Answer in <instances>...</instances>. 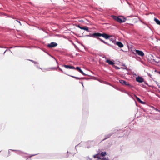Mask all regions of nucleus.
<instances>
[{
    "label": "nucleus",
    "instance_id": "f257e3e1",
    "mask_svg": "<svg viewBox=\"0 0 160 160\" xmlns=\"http://www.w3.org/2000/svg\"><path fill=\"white\" fill-rule=\"evenodd\" d=\"M87 36H89L90 37H92L94 38H97V39L100 40L102 42H103L105 44L108 45H109V44L107 42H105L104 41L102 40V39L98 37H102L106 39H108L111 36L108 35V34L105 33H94L92 34H90V35H87Z\"/></svg>",
    "mask_w": 160,
    "mask_h": 160
},
{
    "label": "nucleus",
    "instance_id": "f03ea898",
    "mask_svg": "<svg viewBox=\"0 0 160 160\" xmlns=\"http://www.w3.org/2000/svg\"><path fill=\"white\" fill-rule=\"evenodd\" d=\"M119 82L122 85L127 86L130 88H132L133 86L130 84L128 83H127L126 81L122 80H119Z\"/></svg>",
    "mask_w": 160,
    "mask_h": 160
},
{
    "label": "nucleus",
    "instance_id": "7ed1b4c3",
    "mask_svg": "<svg viewBox=\"0 0 160 160\" xmlns=\"http://www.w3.org/2000/svg\"><path fill=\"white\" fill-rule=\"evenodd\" d=\"M135 54H138V55L143 57L144 56V52L138 50H135L134 51Z\"/></svg>",
    "mask_w": 160,
    "mask_h": 160
},
{
    "label": "nucleus",
    "instance_id": "20e7f679",
    "mask_svg": "<svg viewBox=\"0 0 160 160\" xmlns=\"http://www.w3.org/2000/svg\"><path fill=\"white\" fill-rule=\"evenodd\" d=\"M126 19L123 17H118L116 21L122 23L125 22Z\"/></svg>",
    "mask_w": 160,
    "mask_h": 160
},
{
    "label": "nucleus",
    "instance_id": "39448f33",
    "mask_svg": "<svg viewBox=\"0 0 160 160\" xmlns=\"http://www.w3.org/2000/svg\"><path fill=\"white\" fill-rule=\"evenodd\" d=\"M58 44L56 43L52 42L49 44H48L47 46L49 48H52L55 47L57 46Z\"/></svg>",
    "mask_w": 160,
    "mask_h": 160
},
{
    "label": "nucleus",
    "instance_id": "423d86ee",
    "mask_svg": "<svg viewBox=\"0 0 160 160\" xmlns=\"http://www.w3.org/2000/svg\"><path fill=\"white\" fill-rule=\"evenodd\" d=\"M106 154V152H102L99 155V156L100 157L102 158L101 159H101L102 160H108V159H106V158H103V156H105Z\"/></svg>",
    "mask_w": 160,
    "mask_h": 160
},
{
    "label": "nucleus",
    "instance_id": "0eeeda50",
    "mask_svg": "<svg viewBox=\"0 0 160 160\" xmlns=\"http://www.w3.org/2000/svg\"><path fill=\"white\" fill-rule=\"evenodd\" d=\"M63 66L66 68L69 69H75V68L73 66L68 65H63Z\"/></svg>",
    "mask_w": 160,
    "mask_h": 160
},
{
    "label": "nucleus",
    "instance_id": "6e6552de",
    "mask_svg": "<svg viewBox=\"0 0 160 160\" xmlns=\"http://www.w3.org/2000/svg\"><path fill=\"white\" fill-rule=\"evenodd\" d=\"M136 80L138 82H143L144 80L142 77H138L136 78Z\"/></svg>",
    "mask_w": 160,
    "mask_h": 160
},
{
    "label": "nucleus",
    "instance_id": "1a4fd4ad",
    "mask_svg": "<svg viewBox=\"0 0 160 160\" xmlns=\"http://www.w3.org/2000/svg\"><path fill=\"white\" fill-rule=\"evenodd\" d=\"M78 27L79 28L81 29L84 30L88 32H89V31L88 29V28L87 27H82L80 26L79 25H78Z\"/></svg>",
    "mask_w": 160,
    "mask_h": 160
},
{
    "label": "nucleus",
    "instance_id": "9d476101",
    "mask_svg": "<svg viewBox=\"0 0 160 160\" xmlns=\"http://www.w3.org/2000/svg\"><path fill=\"white\" fill-rule=\"evenodd\" d=\"M75 69H76L77 70H78L80 73H81L83 75H86V74L83 72L82 71V70L79 67H77L76 68H75Z\"/></svg>",
    "mask_w": 160,
    "mask_h": 160
},
{
    "label": "nucleus",
    "instance_id": "9b49d317",
    "mask_svg": "<svg viewBox=\"0 0 160 160\" xmlns=\"http://www.w3.org/2000/svg\"><path fill=\"white\" fill-rule=\"evenodd\" d=\"M116 45H117L119 47L121 48L123 47V45L122 43L120 42H116Z\"/></svg>",
    "mask_w": 160,
    "mask_h": 160
},
{
    "label": "nucleus",
    "instance_id": "f8f14e48",
    "mask_svg": "<svg viewBox=\"0 0 160 160\" xmlns=\"http://www.w3.org/2000/svg\"><path fill=\"white\" fill-rule=\"evenodd\" d=\"M106 62L108 63L109 64L112 65V66H113L114 64V63L113 62L109 60H106Z\"/></svg>",
    "mask_w": 160,
    "mask_h": 160
},
{
    "label": "nucleus",
    "instance_id": "ddd939ff",
    "mask_svg": "<svg viewBox=\"0 0 160 160\" xmlns=\"http://www.w3.org/2000/svg\"><path fill=\"white\" fill-rule=\"evenodd\" d=\"M154 21L158 25H160V21L156 18H154Z\"/></svg>",
    "mask_w": 160,
    "mask_h": 160
},
{
    "label": "nucleus",
    "instance_id": "4468645a",
    "mask_svg": "<svg viewBox=\"0 0 160 160\" xmlns=\"http://www.w3.org/2000/svg\"><path fill=\"white\" fill-rule=\"evenodd\" d=\"M136 97V98L137 100L140 103H143V102L138 97H137L136 96H135Z\"/></svg>",
    "mask_w": 160,
    "mask_h": 160
},
{
    "label": "nucleus",
    "instance_id": "2eb2a0df",
    "mask_svg": "<svg viewBox=\"0 0 160 160\" xmlns=\"http://www.w3.org/2000/svg\"><path fill=\"white\" fill-rule=\"evenodd\" d=\"M118 17L114 15H112L111 17L115 21H116Z\"/></svg>",
    "mask_w": 160,
    "mask_h": 160
},
{
    "label": "nucleus",
    "instance_id": "dca6fc26",
    "mask_svg": "<svg viewBox=\"0 0 160 160\" xmlns=\"http://www.w3.org/2000/svg\"><path fill=\"white\" fill-rule=\"evenodd\" d=\"M94 158H97L98 159H101L102 158L100 157L99 156V155H95L93 156Z\"/></svg>",
    "mask_w": 160,
    "mask_h": 160
},
{
    "label": "nucleus",
    "instance_id": "f3484780",
    "mask_svg": "<svg viewBox=\"0 0 160 160\" xmlns=\"http://www.w3.org/2000/svg\"><path fill=\"white\" fill-rule=\"evenodd\" d=\"M69 76L72 77H73V78L76 79H77V80H80V78H78V77H75V76H71V75H69Z\"/></svg>",
    "mask_w": 160,
    "mask_h": 160
},
{
    "label": "nucleus",
    "instance_id": "a211bd4d",
    "mask_svg": "<svg viewBox=\"0 0 160 160\" xmlns=\"http://www.w3.org/2000/svg\"><path fill=\"white\" fill-rule=\"evenodd\" d=\"M59 70L62 73H65V72L63 71V70L61 68H59Z\"/></svg>",
    "mask_w": 160,
    "mask_h": 160
},
{
    "label": "nucleus",
    "instance_id": "6ab92c4d",
    "mask_svg": "<svg viewBox=\"0 0 160 160\" xmlns=\"http://www.w3.org/2000/svg\"><path fill=\"white\" fill-rule=\"evenodd\" d=\"M16 21H17V22H19L20 24L21 25V24L20 22V21H18L17 20H16Z\"/></svg>",
    "mask_w": 160,
    "mask_h": 160
},
{
    "label": "nucleus",
    "instance_id": "aec40b11",
    "mask_svg": "<svg viewBox=\"0 0 160 160\" xmlns=\"http://www.w3.org/2000/svg\"><path fill=\"white\" fill-rule=\"evenodd\" d=\"M80 22H84L83 21V20H80Z\"/></svg>",
    "mask_w": 160,
    "mask_h": 160
},
{
    "label": "nucleus",
    "instance_id": "412c9836",
    "mask_svg": "<svg viewBox=\"0 0 160 160\" xmlns=\"http://www.w3.org/2000/svg\"><path fill=\"white\" fill-rule=\"evenodd\" d=\"M30 61H31L32 62H34V61H33V60H30Z\"/></svg>",
    "mask_w": 160,
    "mask_h": 160
},
{
    "label": "nucleus",
    "instance_id": "4be33fe9",
    "mask_svg": "<svg viewBox=\"0 0 160 160\" xmlns=\"http://www.w3.org/2000/svg\"><path fill=\"white\" fill-rule=\"evenodd\" d=\"M158 87L159 88H159V87H160V85H158Z\"/></svg>",
    "mask_w": 160,
    "mask_h": 160
},
{
    "label": "nucleus",
    "instance_id": "5701e85b",
    "mask_svg": "<svg viewBox=\"0 0 160 160\" xmlns=\"http://www.w3.org/2000/svg\"><path fill=\"white\" fill-rule=\"evenodd\" d=\"M33 63H36L34 61V62Z\"/></svg>",
    "mask_w": 160,
    "mask_h": 160
},
{
    "label": "nucleus",
    "instance_id": "b1692460",
    "mask_svg": "<svg viewBox=\"0 0 160 160\" xmlns=\"http://www.w3.org/2000/svg\"><path fill=\"white\" fill-rule=\"evenodd\" d=\"M159 92L160 93V91Z\"/></svg>",
    "mask_w": 160,
    "mask_h": 160
},
{
    "label": "nucleus",
    "instance_id": "393cba45",
    "mask_svg": "<svg viewBox=\"0 0 160 160\" xmlns=\"http://www.w3.org/2000/svg\"><path fill=\"white\" fill-rule=\"evenodd\" d=\"M159 73H160V72H159Z\"/></svg>",
    "mask_w": 160,
    "mask_h": 160
}]
</instances>
